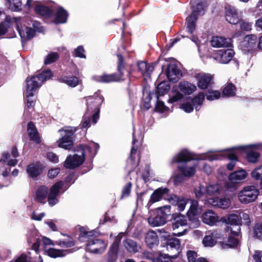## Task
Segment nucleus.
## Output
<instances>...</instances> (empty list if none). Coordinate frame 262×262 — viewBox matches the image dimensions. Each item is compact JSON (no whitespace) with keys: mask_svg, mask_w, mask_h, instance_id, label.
Instances as JSON below:
<instances>
[{"mask_svg":"<svg viewBox=\"0 0 262 262\" xmlns=\"http://www.w3.org/2000/svg\"><path fill=\"white\" fill-rule=\"evenodd\" d=\"M260 146V144H249L247 145H241L234 147L232 148L224 149L223 150L211 151L210 154H204L201 155V160H208L210 161L220 160L224 157H227L230 162L227 164V167L228 170H232L237 161V157L235 150H239L246 151L248 148H258Z\"/></svg>","mask_w":262,"mask_h":262,"instance_id":"nucleus-1","label":"nucleus"},{"mask_svg":"<svg viewBox=\"0 0 262 262\" xmlns=\"http://www.w3.org/2000/svg\"><path fill=\"white\" fill-rule=\"evenodd\" d=\"M99 148V145L94 142L90 143L89 145L78 146L75 150V154L67 158L64 166L69 169H74L79 166L83 163L85 155H89L90 157H93Z\"/></svg>","mask_w":262,"mask_h":262,"instance_id":"nucleus-2","label":"nucleus"},{"mask_svg":"<svg viewBox=\"0 0 262 262\" xmlns=\"http://www.w3.org/2000/svg\"><path fill=\"white\" fill-rule=\"evenodd\" d=\"M80 232L79 239L81 242H84L85 239H88L85 248L86 251L94 254H102L105 251L107 243L98 238L89 239V237L93 235V231H88L84 228L81 227Z\"/></svg>","mask_w":262,"mask_h":262,"instance_id":"nucleus-3","label":"nucleus"},{"mask_svg":"<svg viewBox=\"0 0 262 262\" xmlns=\"http://www.w3.org/2000/svg\"><path fill=\"white\" fill-rule=\"evenodd\" d=\"M52 76L53 74L51 71L47 70L38 75L27 78L26 80L27 96H32L33 93L36 92L45 81L50 79Z\"/></svg>","mask_w":262,"mask_h":262,"instance_id":"nucleus-4","label":"nucleus"},{"mask_svg":"<svg viewBox=\"0 0 262 262\" xmlns=\"http://www.w3.org/2000/svg\"><path fill=\"white\" fill-rule=\"evenodd\" d=\"M118 59V71L119 74H103L100 75H94L92 79L98 82L110 83L113 82H118L123 80V74L122 72L123 69V57L120 54L117 55Z\"/></svg>","mask_w":262,"mask_h":262,"instance_id":"nucleus-5","label":"nucleus"},{"mask_svg":"<svg viewBox=\"0 0 262 262\" xmlns=\"http://www.w3.org/2000/svg\"><path fill=\"white\" fill-rule=\"evenodd\" d=\"M61 137L57 140L58 146L66 150L71 149L73 145V135L75 129L71 126L58 130Z\"/></svg>","mask_w":262,"mask_h":262,"instance_id":"nucleus-6","label":"nucleus"},{"mask_svg":"<svg viewBox=\"0 0 262 262\" xmlns=\"http://www.w3.org/2000/svg\"><path fill=\"white\" fill-rule=\"evenodd\" d=\"M205 7V4L202 2H199L196 5L193 6L192 13L187 19L186 30L190 34L195 30V22L198 16L204 14Z\"/></svg>","mask_w":262,"mask_h":262,"instance_id":"nucleus-7","label":"nucleus"},{"mask_svg":"<svg viewBox=\"0 0 262 262\" xmlns=\"http://www.w3.org/2000/svg\"><path fill=\"white\" fill-rule=\"evenodd\" d=\"M259 193V190L255 186L253 185L247 186L238 192V200L242 204L250 203L256 200Z\"/></svg>","mask_w":262,"mask_h":262,"instance_id":"nucleus-8","label":"nucleus"},{"mask_svg":"<svg viewBox=\"0 0 262 262\" xmlns=\"http://www.w3.org/2000/svg\"><path fill=\"white\" fill-rule=\"evenodd\" d=\"M257 37L254 35L245 36L241 42L239 48L245 53L251 56L256 47Z\"/></svg>","mask_w":262,"mask_h":262,"instance_id":"nucleus-9","label":"nucleus"},{"mask_svg":"<svg viewBox=\"0 0 262 262\" xmlns=\"http://www.w3.org/2000/svg\"><path fill=\"white\" fill-rule=\"evenodd\" d=\"M187 224V220L185 216L181 215H177L174 217L172 228L174 231L173 234L178 236H181L184 235L186 231V229H182L184 226Z\"/></svg>","mask_w":262,"mask_h":262,"instance_id":"nucleus-10","label":"nucleus"},{"mask_svg":"<svg viewBox=\"0 0 262 262\" xmlns=\"http://www.w3.org/2000/svg\"><path fill=\"white\" fill-rule=\"evenodd\" d=\"M13 20L15 22L17 27V30L21 37L22 41H25L29 40L32 38L35 35V31L30 27L26 26H21L19 24V18L13 17Z\"/></svg>","mask_w":262,"mask_h":262,"instance_id":"nucleus-11","label":"nucleus"},{"mask_svg":"<svg viewBox=\"0 0 262 262\" xmlns=\"http://www.w3.org/2000/svg\"><path fill=\"white\" fill-rule=\"evenodd\" d=\"M247 173L246 171L243 169H241L233 172L229 176V180L232 184L226 183L225 186L227 189H235L234 184L239 183L244 180L247 177Z\"/></svg>","mask_w":262,"mask_h":262,"instance_id":"nucleus-12","label":"nucleus"},{"mask_svg":"<svg viewBox=\"0 0 262 262\" xmlns=\"http://www.w3.org/2000/svg\"><path fill=\"white\" fill-rule=\"evenodd\" d=\"M199 164V161L195 160L189 163L182 164L178 168L179 171L185 177H191L195 174Z\"/></svg>","mask_w":262,"mask_h":262,"instance_id":"nucleus-13","label":"nucleus"},{"mask_svg":"<svg viewBox=\"0 0 262 262\" xmlns=\"http://www.w3.org/2000/svg\"><path fill=\"white\" fill-rule=\"evenodd\" d=\"M87 111L99 112V107L102 104L103 98L98 93H96L93 96L86 97Z\"/></svg>","mask_w":262,"mask_h":262,"instance_id":"nucleus-14","label":"nucleus"},{"mask_svg":"<svg viewBox=\"0 0 262 262\" xmlns=\"http://www.w3.org/2000/svg\"><path fill=\"white\" fill-rule=\"evenodd\" d=\"M190 205L187 212V215L190 220L192 221V224L190 226L193 228H196L199 226L200 223L199 220L195 217L199 212V208L198 207V202L194 200H190Z\"/></svg>","mask_w":262,"mask_h":262,"instance_id":"nucleus-15","label":"nucleus"},{"mask_svg":"<svg viewBox=\"0 0 262 262\" xmlns=\"http://www.w3.org/2000/svg\"><path fill=\"white\" fill-rule=\"evenodd\" d=\"M63 185V183L62 181H59L51 187L48 193L47 200L50 206H53L58 202L57 196Z\"/></svg>","mask_w":262,"mask_h":262,"instance_id":"nucleus-16","label":"nucleus"},{"mask_svg":"<svg viewBox=\"0 0 262 262\" xmlns=\"http://www.w3.org/2000/svg\"><path fill=\"white\" fill-rule=\"evenodd\" d=\"M234 52L232 49L220 50L215 53L213 58L221 63H228L233 58Z\"/></svg>","mask_w":262,"mask_h":262,"instance_id":"nucleus-17","label":"nucleus"},{"mask_svg":"<svg viewBox=\"0 0 262 262\" xmlns=\"http://www.w3.org/2000/svg\"><path fill=\"white\" fill-rule=\"evenodd\" d=\"M167 200L171 205L177 206L179 211H183L186 205L190 201L189 199L183 196H178L175 194L170 195Z\"/></svg>","mask_w":262,"mask_h":262,"instance_id":"nucleus-18","label":"nucleus"},{"mask_svg":"<svg viewBox=\"0 0 262 262\" xmlns=\"http://www.w3.org/2000/svg\"><path fill=\"white\" fill-rule=\"evenodd\" d=\"M193 157L192 154L187 149H184L180 150L172 158V163H187L192 161Z\"/></svg>","mask_w":262,"mask_h":262,"instance_id":"nucleus-19","label":"nucleus"},{"mask_svg":"<svg viewBox=\"0 0 262 262\" xmlns=\"http://www.w3.org/2000/svg\"><path fill=\"white\" fill-rule=\"evenodd\" d=\"M225 10L226 20L231 24H237L240 20V15L236 9L233 6L227 5L225 7Z\"/></svg>","mask_w":262,"mask_h":262,"instance_id":"nucleus-20","label":"nucleus"},{"mask_svg":"<svg viewBox=\"0 0 262 262\" xmlns=\"http://www.w3.org/2000/svg\"><path fill=\"white\" fill-rule=\"evenodd\" d=\"M195 77L198 80V86L202 90H205L209 86L213 77L209 73H199L195 75Z\"/></svg>","mask_w":262,"mask_h":262,"instance_id":"nucleus-21","label":"nucleus"},{"mask_svg":"<svg viewBox=\"0 0 262 262\" xmlns=\"http://www.w3.org/2000/svg\"><path fill=\"white\" fill-rule=\"evenodd\" d=\"M137 140L134 138V133H133V140L132 141L133 146L130 152V157L128 159L127 162V168L128 170V174H129L133 170H134L139 165V160L136 159L134 158V154H135L137 150L136 148L135 143Z\"/></svg>","mask_w":262,"mask_h":262,"instance_id":"nucleus-22","label":"nucleus"},{"mask_svg":"<svg viewBox=\"0 0 262 262\" xmlns=\"http://www.w3.org/2000/svg\"><path fill=\"white\" fill-rule=\"evenodd\" d=\"M42 169V166L39 162H33L28 165L26 171L30 178L35 179L41 173Z\"/></svg>","mask_w":262,"mask_h":262,"instance_id":"nucleus-23","label":"nucleus"},{"mask_svg":"<svg viewBox=\"0 0 262 262\" xmlns=\"http://www.w3.org/2000/svg\"><path fill=\"white\" fill-rule=\"evenodd\" d=\"M166 75L170 81L176 82L181 77L180 71L176 64H170L166 70Z\"/></svg>","mask_w":262,"mask_h":262,"instance_id":"nucleus-24","label":"nucleus"},{"mask_svg":"<svg viewBox=\"0 0 262 262\" xmlns=\"http://www.w3.org/2000/svg\"><path fill=\"white\" fill-rule=\"evenodd\" d=\"M145 242L146 246L150 249H152L159 245V237L155 231H149L145 236Z\"/></svg>","mask_w":262,"mask_h":262,"instance_id":"nucleus-25","label":"nucleus"},{"mask_svg":"<svg viewBox=\"0 0 262 262\" xmlns=\"http://www.w3.org/2000/svg\"><path fill=\"white\" fill-rule=\"evenodd\" d=\"M202 219L204 223L210 226L214 225L219 221V216L211 210L206 211L203 214Z\"/></svg>","mask_w":262,"mask_h":262,"instance_id":"nucleus-26","label":"nucleus"},{"mask_svg":"<svg viewBox=\"0 0 262 262\" xmlns=\"http://www.w3.org/2000/svg\"><path fill=\"white\" fill-rule=\"evenodd\" d=\"M123 246L129 253H136L141 249L140 245L136 241L130 238H126L123 241Z\"/></svg>","mask_w":262,"mask_h":262,"instance_id":"nucleus-27","label":"nucleus"},{"mask_svg":"<svg viewBox=\"0 0 262 262\" xmlns=\"http://www.w3.org/2000/svg\"><path fill=\"white\" fill-rule=\"evenodd\" d=\"M210 204L213 206L226 209L228 208L230 204V201L229 199L226 198H214L208 200Z\"/></svg>","mask_w":262,"mask_h":262,"instance_id":"nucleus-28","label":"nucleus"},{"mask_svg":"<svg viewBox=\"0 0 262 262\" xmlns=\"http://www.w3.org/2000/svg\"><path fill=\"white\" fill-rule=\"evenodd\" d=\"M68 12L62 7H58L56 9L54 23L55 24H64L67 21Z\"/></svg>","mask_w":262,"mask_h":262,"instance_id":"nucleus-29","label":"nucleus"},{"mask_svg":"<svg viewBox=\"0 0 262 262\" xmlns=\"http://www.w3.org/2000/svg\"><path fill=\"white\" fill-rule=\"evenodd\" d=\"M122 234L123 233H120L115 237L114 242L110 248L108 254L111 260H114L117 257L119 243Z\"/></svg>","mask_w":262,"mask_h":262,"instance_id":"nucleus-30","label":"nucleus"},{"mask_svg":"<svg viewBox=\"0 0 262 262\" xmlns=\"http://www.w3.org/2000/svg\"><path fill=\"white\" fill-rule=\"evenodd\" d=\"M27 132L30 139L36 143L41 141L40 137L34 124L30 122L27 125Z\"/></svg>","mask_w":262,"mask_h":262,"instance_id":"nucleus-31","label":"nucleus"},{"mask_svg":"<svg viewBox=\"0 0 262 262\" xmlns=\"http://www.w3.org/2000/svg\"><path fill=\"white\" fill-rule=\"evenodd\" d=\"M138 70L144 76H149L154 70V66L151 63H147L144 61L138 63Z\"/></svg>","mask_w":262,"mask_h":262,"instance_id":"nucleus-32","label":"nucleus"},{"mask_svg":"<svg viewBox=\"0 0 262 262\" xmlns=\"http://www.w3.org/2000/svg\"><path fill=\"white\" fill-rule=\"evenodd\" d=\"M211 44L216 48L228 47L230 46V41L222 36H214L212 38Z\"/></svg>","mask_w":262,"mask_h":262,"instance_id":"nucleus-33","label":"nucleus"},{"mask_svg":"<svg viewBox=\"0 0 262 262\" xmlns=\"http://www.w3.org/2000/svg\"><path fill=\"white\" fill-rule=\"evenodd\" d=\"M179 88L181 91L186 95H190L196 90L195 85L187 81H181L179 84Z\"/></svg>","mask_w":262,"mask_h":262,"instance_id":"nucleus-34","label":"nucleus"},{"mask_svg":"<svg viewBox=\"0 0 262 262\" xmlns=\"http://www.w3.org/2000/svg\"><path fill=\"white\" fill-rule=\"evenodd\" d=\"M45 252L51 257L56 258L64 256L71 251L70 250H58L51 248L47 249L45 248Z\"/></svg>","mask_w":262,"mask_h":262,"instance_id":"nucleus-35","label":"nucleus"},{"mask_svg":"<svg viewBox=\"0 0 262 262\" xmlns=\"http://www.w3.org/2000/svg\"><path fill=\"white\" fill-rule=\"evenodd\" d=\"M168 192L167 188H159L156 189L151 195L149 202L154 203L159 201L163 196Z\"/></svg>","mask_w":262,"mask_h":262,"instance_id":"nucleus-36","label":"nucleus"},{"mask_svg":"<svg viewBox=\"0 0 262 262\" xmlns=\"http://www.w3.org/2000/svg\"><path fill=\"white\" fill-rule=\"evenodd\" d=\"M35 11L37 14L45 17H50L52 14L51 10L49 7L41 5L40 3L36 5Z\"/></svg>","mask_w":262,"mask_h":262,"instance_id":"nucleus-37","label":"nucleus"},{"mask_svg":"<svg viewBox=\"0 0 262 262\" xmlns=\"http://www.w3.org/2000/svg\"><path fill=\"white\" fill-rule=\"evenodd\" d=\"M148 222L151 226L157 227L164 225L166 221L165 220L164 217L157 213V215L154 217H149L148 218Z\"/></svg>","mask_w":262,"mask_h":262,"instance_id":"nucleus-38","label":"nucleus"},{"mask_svg":"<svg viewBox=\"0 0 262 262\" xmlns=\"http://www.w3.org/2000/svg\"><path fill=\"white\" fill-rule=\"evenodd\" d=\"M48 192V188L46 186L39 187L36 192L37 200L40 203L45 202Z\"/></svg>","mask_w":262,"mask_h":262,"instance_id":"nucleus-39","label":"nucleus"},{"mask_svg":"<svg viewBox=\"0 0 262 262\" xmlns=\"http://www.w3.org/2000/svg\"><path fill=\"white\" fill-rule=\"evenodd\" d=\"M194 193L196 198L199 199H204L206 198V194H207V186L203 184L195 187Z\"/></svg>","mask_w":262,"mask_h":262,"instance_id":"nucleus-40","label":"nucleus"},{"mask_svg":"<svg viewBox=\"0 0 262 262\" xmlns=\"http://www.w3.org/2000/svg\"><path fill=\"white\" fill-rule=\"evenodd\" d=\"M236 88L231 83H227L223 90V94L224 96L230 97L235 95Z\"/></svg>","mask_w":262,"mask_h":262,"instance_id":"nucleus-41","label":"nucleus"},{"mask_svg":"<svg viewBox=\"0 0 262 262\" xmlns=\"http://www.w3.org/2000/svg\"><path fill=\"white\" fill-rule=\"evenodd\" d=\"M59 81L66 83L71 87H75L78 84V79L75 76H64L61 78Z\"/></svg>","mask_w":262,"mask_h":262,"instance_id":"nucleus-42","label":"nucleus"},{"mask_svg":"<svg viewBox=\"0 0 262 262\" xmlns=\"http://www.w3.org/2000/svg\"><path fill=\"white\" fill-rule=\"evenodd\" d=\"M171 206L170 205H165L157 209V213L162 217H164L166 221L168 216L171 214Z\"/></svg>","mask_w":262,"mask_h":262,"instance_id":"nucleus-43","label":"nucleus"},{"mask_svg":"<svg viewBox=\"0 0 262 262\" xmlns=\"http://www.w3.org/2000/svg\"><path fill=\"white\" fill-rule=\"evenodd\" d=\"M222 186L220 184H210L207 187V194L209 195L217 194L222 191Z\"/></svg>","mask_w":262,"mask_h":262,"instance_id":"nucleus-44","label":"nucleus"},{"mask_svg":"<svg viewBox=\"0 0 262 262\" xmlns=\"http://www.w3.org/2000/svg\"><path fill=\"white\" fill-rule=\"evenodd\" d=\"M15 262H43V260L40 255H38L37 259V257L33 258L25 254H21Z\"/></svg>","mask_w":262,"mask_h":262,"instance_id":"nucleus-45","label":"nucleus"},{"mask_svg":"<svg viewBox=\"0 0 262 262\" xmlns=\"http://www.w3.org/2000/svg\"><path fill=\"white\" fill-rule=\"evenodd\" d=\"M214 233H211L209 235H206L203 240V244L205 247H213L216 243L215 239Z\"/></svg>","mask_w":262,"mask_h":262,"instance_id":"nucleus-46","label":"nucleus"},{"mask_svg":"<svg viewBox=\"0 0 262 262\" xmlns=\"http://www.w3.org/2000/svg\"><path fill=\"white\" fill-rule=\"evenodd\" d=\"M170 86L166 82H161L157 88V97L162 96L166 93L169 90Z\"/></svg>","mask_w":262,"mask_h":262,"instance_id":"nucleus-47","label":"nucleus"},{"mask_svg":"<svg viewBox=\"0 0 262 262\" xmlns=\"http://www.w3.org/2000/svg\"><path fill=\"white\" fill-rule=\"evenodd\" d=\"M204 98V93L203 92H201L193 99L192 103L196 111L200 110L201 106L203 104Z\"/></svg>","mask_w":262,"mask_h":262,"instance_id":"nucleus-48","label":"nucleus"},{"mask_svg":"<svg viewBox=\"0 0 262 262\" xmlns=\"http://www.w3.org/2000/svg\"><path fill=\"white\" fill-rule=\"evenodd\" d=\"M167 248L168 250L175 249L178 251L180 248V241L176 238L169 239L167 242Z\"/></svg>","mask_w":262,"mask_h":262,"instance_id":"nucleus-49","label":"nucleus"},{"mask_svg":"<svg viewBox=\"0 0 262 262\" xmlns=\"http://www.w3.org/2000/svg\"><path fill=\"white\" fill-rule=\"evenodd\" d=\"M56 244L62 248H70L74 245V242L70 237L64 239H59L56 242Z\"/></svg>","mask_w":262,"mask_h":262,"instance_id":"nucleus-50","label":"nucleus"},{"mask_svg":"<svg viewBox=\"0 0 262 262\" xmlns=\"http://www.w3.org/2000/svg\"><path fill=\"white\" fill-rule=\"evenodd\" d=\"M59 58V55L56 52H51L45 58L44 63L49 64L55 62Z\"/></svg>","mask_w":262,"mask_h":262,"instance_id":"nucleus-51","label":"nucleus"},{"mask_svg":"<svg viewBox=\"0 0 262 262\" xmlns=\"http://www.w3.org/2000/svg\"><path fill=\"white\" fill-rule=\"evenodd\" d=\"M238 245V241L234 237H230L227 242H223L222 244V247L223 248H235Z\"/></svg>","mask_w":262,"mask_h":262,"instance_id":"nucleus-52","label":"nucleus"},{"mask_svg":"<svg viewBox=\"0 0 262 262\" xmlns=\"http://www.w3.org/2000/svg\"><path fill=\"white\" fill-rule=\"evenodd\" d=\"M132 187V183L130 182H127L122 188L121 199H123L128 197L130 193Z\"/></svg>","mask_w":262,"mask_h":262,"instance_id":"nucleus-53","label":"nucleus"},{"mask_svg":"<svg viewBox=\"0 0 262 262\" xmlns=\"http://www.w3.org/2000/svg\"><path fill=\"white\" fill-rule=\"evenodd\" d=\"M260 156L258 152L256 151H249L247 154V159L251 163H255L258 161Z\"/></svg>","mask_w":262,"mask_h":262,"instance_id":"nucleus-54","label":"nucleus"},{"mask_svg":"<svg viewBox=\"0 0 262 262\" xmlns=\"http://www.w3.org/2000/svg\"><path fill=\"white\" fill-rule=\"evenodd\" d=\"M169 258L165 254L161 253H156L152 262H167Z\"/></svg>","mask_w":262,"mask_h":262,"instance_id":"nucleus-55","label":"nucleus"},{"mask_svg":"<svg viewBox=\"0 0 262 262\" xmlns=\"http://www.w3.org/2000/svg\"><path fill=\"white\" fill-rule=\"evenodd\" d=\"M251 176L256 180H259L262 177V165L257 167L252 171Z\"/></svg>","mask_w":262,"mask_h":262,"instance_id":"nucleus-56","label":"nucleus"},{"mask_svg":"<svg viewBox=\"0 0 262 262\" xmlns=\"http://www.w3.org/2000/svg\"><path fill=\"white\" fill-rule=\"evenodd\" d=\"M35 93H33V95L32 96H28L27 95V88H26V90L25 92V96L26 98H27V101L26 103V108H25V111H27L26 110H28L29 111L30 110H32L33 106L35 104L34 101L31 98L34 95Z\"/></svg>","mask_w":262,"mask_h":262,"instance_id":"nucleus-57","label":"nucleus"},{"mask_svg":"<svg viewBox=\"0 0 262 262\" xmlns=\"http://www.w3.org/2000/svg\"><path fill=\"white\" fill-rule=\"evenodd\" d=\"M220 92L218 91H209L206 94V98L209 100H214L220 98Z\"/></svg>","mask_w":262,"mask_h":262,"instance_id":"nucleus-58","label":"nucleus"},{"mask_svg":"<svg viewBox=\"0 0 262 262\" xmlns=\"http://www.w3.org/2000/svg\"><path fill=\"white\" fill-rule=\"evenodd\" d=\"M21 0H13L10 4V9L13 11H18L21 9Z\"/></svg>","mask_w":262,"mask_h":262,"instance_id":"nucleus-59","label":"nucleus"},{"mask_svg":"<svg viewBox=\"0 0 262 262\" xmlns=\"http://www.w3.org/2000/svg\"><path fill=\"white\" fill-rule=\"evenodd\" d=\"M228 224L229 225L239 224L240 221L237 215L235 214H230L228 218Z\"/></svg>","mask_w":262,"mask_h":262,"instance_id":"nucleus-60","label":"nucleus"},{"mask_svg":"<svg viewBox=\"0 0 262 262\" xmlns=\"http://www.w3.org/2000/svg\"><path fill=\"white\" fill-rule=\"evenodd\" d=\"M157 104H156V108H155L157 112H159L161 113H163V112H165V111L167 110L168 109V108L165 105L163 101H160L159 100V97H157Z\"/></svg>","mask_w":262,"mask_h":262,"instance_id":"nucleus-61","label":"nucleus"},{"mask_svg":"<svg viewBox=\"0 0 262 262\" xmlns=\"http://www.w3.org/2000/svg\"><path fill=\"white\" fill-rule=\"evenodd\" d=\"M228 231H230L231 233H232L234 235H237L239 234L241 230L240 225H229L227 227Z\"/></svg>","mask_w":262,"mask_h":262,"instance_id":"nucleus-62","label":"nucleus"},{"mask_svg":"<svg viewBox=\"0 0 262 262\" xmlns=\"http://www.w3.org/2000/svg\"><path fill=\"white\" fill-rule=\"evenodd\" d=\"M183 98V95L179 92H177L173 95L170 96L168 102L171 103L179 101Z\"/></svg>","mask_w":262,"mask_h":262,"instance_id":"nucleus-63","label":"nucleus"},{"mask_svg":"<svg viewBox=\"0 0 262 262\" xmlns=\"http://www.w3.org/2000/svg\"><path fill=\"white\" fill-rule=\"evenodd\" d=\"M187 256L188 262H196L198 259L197 253L194 251L188 250L187 252Z\"/></svg>","mask_w":262,"mask_h":262,"instance_id":"nucleus-64","label":"nucleus"}]
</instances>
